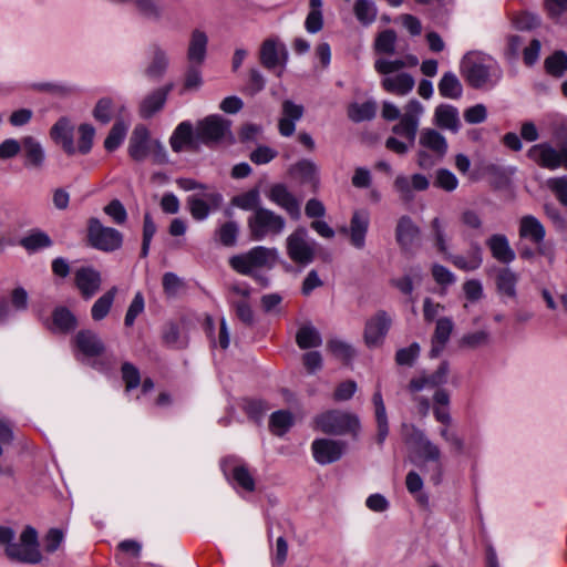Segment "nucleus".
<instances>
[{
    "mask_svg": "<svg viewBox=\"0 0 567 567\" xmlns=\"http://www.w3.org/2000/svg\"><path fill=\"white\" fill-rule=\"evenodd\" d=\"M303 115V106L286 100L282 103V116L278 123L280 135L285 137L291 136L296 131V122Z\"/></svg>",
    "mask_w": 567,
    "mask_h": 567,
    "instance_id": "26",
    "label": "nucleus"
},
{
    "mask_svg": "<svg viewBox=\"0 0 567 567\" xmlns=\"http://www.w3.org/2000/svg\"><path fill=\"white\" fill-rule=\"evenodd\" d=\"M377 105L372 101L364 103H352L348 107V116L352 122L360 123L370 121L375 116Z\"/></svg>",
    "mask_w": 567,
    "mask_h": 567,
    "instance_id": "44",
    "label": "nucleus"
},
{
    "mask_svg": "<svg viewBox=\"0 0 567 567\" xmlns=\"http://www.w3.org/2000/svg\"><path fill=\"white\" fill-rule=\"evenodd\" d=\"M518 234L522 239L539 246L546 236L544 225L533 215H525L519 219Z\"/></svg>",
    "mask_w": 567,
    "mask_h": 567,
    "instance_id": "28",
    "label": "nucleus"
},
{
    "mask_svg": "<svg viewBox=\"0 0 567 567\" xmlns=\"http://www.w3.org/2000/svg\"><path fill=\"white\" fill-rule=\"evenodd\" d=\"M126 125L123 123V122H116L109 135L106 136L105 141H104V147L109 151V152H113L115 151L123 142L125 135H126Z\"/></svg>",
    "mask_w": 567,
    "mask_h": 567,
    "instance_id": "54",
    "label": "nucleus"
},
{
    "mask_svg": "<svg viewBox=\"0 0 567 567\" xmlns=\"http://www.w3.org/2000/svg\"><path fill=\"white\" fill-rule=\"evenodd\" d=\"M545 9L548 17L556 22L567 19V0H546Z\"/></svg>",
    "mask_w": 567,
    "mask_h": 567,
    "instance_id": "63",
    "label": "nucleus"
},
{
    "mask_svg": "<svg viewBox=\"0 0 567 567\" xmlns=\"http://www.w3.org/2000/svg\"><path fill=\"white\" fill-rule=\"evenodd\" d=\"M103 212L117 225H123L127 220V212L118 199H112L103 207Z\"/></svg>",
    "mask_w": 567,
    "mask_h": 567,
    "instance_id": "59",
    "label": "nucleus"
},
{
    "mask_svg": "<svg viewBox=\"0 0 567 567\" xmlns=\"http://www.w3.org/2000/svg\"><path fill=\"white\" fill-rule=\"evenodd\" d=\"M419 125L413 121L400 118V122L392 127V132L399 136L405 137L410 145H413Z\"/></svg>",
    "mask_w": 567,
    "mask_h": 567,
    "instance_id": "62",
    "label": "nucleus"
},
{
    "mask_svg": "<svg viewBox=\"0 0 567 567\" xmlns=\"http://www.w3.org/2000/svg\"><path fill=\"white\" fill-rule=\"evenodd\" d=\"M420 344L417 342L411 343L406 348L399 349L395 353V362L399 365L411 367L420 355Z\"/></svg>",
    "mask_w": 567,
    "mask_h": 567,
    "instance_id": "57",
    "label": "nucleus"
},
{
    "mask_svg": "<svg viewBox=\"0 0 567 567\" xmlns=\"http://www.w3.org/2000/svg\"><path fill=\"white\" fill-rule=\"evenodd\" d=\"M453 328L454 323L451 318L443 317L436 321L435 330L431 340V358H437L442 353L450 340Z\"/></svg>",
    "mask_w": 567,
    "mask_h": 567,
    "instance_id": "27",
    "label": "nucleus"
},
{
    "mask_svg": "<svg viewBox=\"0 0 567 567\" xmlns=\"http://www.w3.org/2000/svg\"><path fill=\"white\" fill-rule=\"evenodd\" d=\"M230 133V122L219 115H209L197 123L196 138L209 145L217 143Z\"/></svg>",
    "mask_w": 567,
    "mask_h": 567,
    "instance_id": "13",
    "label": "nucleus"
},
{
    "mask_svg": "<svg viewBox=\"0 0 567 567\" xmlns=\"http://www.w3.org/2000/svg\"><path fill=\"white\" fill-rule=\"evenodd\" d=\"M130 2H133L140 14L147 19L159 20L162 18L163 11L158 0H131Z\"/></svg>",
    "mask_w": 567,
    "mask_h": 567,
    "instance_id": "50",
    "label": "nucleus"
},
{
    "mask_svg": "<svg viewBox=\"0 0 567 567\" xmlns=\"http://www.w3.org/2000/svg\"><path fill=\"white\" fill-rule=\"evenodd\" d=\"M186 204L190 216L197 220L203 221L213 213V210L199 199V195H190L186 199Z\"/></svg>",
    "mask_w": 567,
    "mask_h": 567,
    "instance_id": "53",
    "label": "nucleus"
},
{
    "mask_svg": "<svg viewBox=\"0 0 567 567\" xmlns=\"http://www.w3.org/2000/svg\"><path fill=\"white\" fill-rule=\"evenodd\" d=\"M231 481L246 492L255 491V480L248 467L245 465H236L231 471Z\"/></svg>",
    "mask_w": 567,
    "mask_h": 567,
    "instance_id": "47",
    "label": "nucleus"
},
{
    "mask_svg": "<svg viewBox=\"0 0 567 567\" xmlns=\"http://www.w3.org/2000/svg\"><path fill=\"white\" fill-rule=\"evenodd\" d=\"M372 403L374 406V417L377 423V443L382 446L389 435V421L385 404L379 388L372 396Z\"/></svg>",
    "mask_w": 567,
    "mask_h": 567,
    "instance_id": "30",
    "label": "nucleus"
},
{
    "mask_svg": "<svg viewBox=\"0 0 567 567\" xmlns=\"http://www.w3.org/2000/svg\"><path fill=\"white\" fill-rule=\"evenodd\" d=\"M116 293L117 288L112 287L93 303L91 316L94 321H101L109 315Z\"/></svg>",
    "mask_w": 567,
    "mask_h": 567,
    "instance_id": "40",
    "label": "nucleus"
},
{
    "mask_svg": "<svg viewBox=\"0 0 567 567\" xmlns=\"http://www.w3.org/2000/svg\"><path fill=\"white\" fill-rule=\"evenodd\" d=\"M6 555L11 560L23 564H39L42 555L39 549L38 532L27 526L20 535L19 543L6 547Z\"/></svg>",
    "mask_w": 567,
    "mask_h": 567,
    "instance_id": "10",
    "label": "nucleus"
},
{
    "mask_svg": "<svg viewBox=\"0 0 567 567\" xmlns=\"http://www.w3.org/2000/svg\"><path fill=\"white\" fill-rule=\"evenodd\" d=\"M234 205L243 210H252L261 207L260 195L258 189L254 188L244 194L236 196L233 200Z\"/></svg>",
    "mask_w": 567,
    "mask_h": 567,
    "instance_id": "51",
    "label": "nucleus"
},
{
    "mask_svg": "<svg viewBox=\"0 0 567 567\" xmlns=\"http://www.w3.org/2000/svg\"><path fill=\"white\" fill-rule=\"evenodd\" d=\"M25 154V166L41 167L44 162V151L41 144L32 136L22 140V147Z\"/></svg>",
    "mask_w": 567,
    "mask_h": 567,
    "instance_id": "38",
    "label": "nucleus"
},
{
    "mask_svg": "<svg viewBox=\"0 0 567 567\" xmlns=\"http://www.w3.org/2000/svg\"><path fill=\"white\" fill-rule=\"evenodd\" d=\"M318 244L312 239L306 227L298 226L285 241L288 258L297 266L305 268L317 257Z\"/></svg>",
    "mask_w": 567,
    "mask_h": 567,
    "instance_id": "6",
    "label": "nucleus"
},
{
    "mask_svg": "<svg viewBox=\"0 0 567 567\" xmlns=\"http://www.w3.org/2000/svg\"><path fill=\"white\" fill-rule=\"evenodd\" d=\"M278 249L256 246L245 254L233 256L229 265L241 275L252 276L260 268L271 269L278 261Z\"/></svg>",
    "mask_w": 567,
    "mask_h": 567,
    "instance_id": "5",
    "label": "nucleus"
},
{
    "mask_svg": "<svg viewBox=\"0 0 567 567\" xmlns=\"http://www.w3.org/2000/svg\"><path fill=\"white\" fill-rule=\"evenodd\" d=\"M406 442L413 445L419 458L423 462H432L435 464L434 473L431 476L433 484L439 485L442 481L441 450L433 443L425 433L412 426V432L408 436Z\"/></svg>",
    "mask_w": 567,
    "mask_h": 567,
    "instance_id": "9",
    "label": "nucleus"
},
{
    "mask_svg": "<svg viewBox=\"0 0 567 567\" xmlns=\"http://www.w3.org/2000/svg\"><path fill=\"white\" fill-rule=\"evenodd\" d=\"M218 240L226 247H231L237 241L238 225L235 221H227L217 230Z\"/></svg>",
    "mask_w": 567,
    "mask_h": 567,
    "instance_id": "58",
    "label": "nucleus"
},
{
    "mask_svg": "<svg viewBox=\"0 0 567 567\" xmlns=\"http://www.w3.org/2000/svg\"><path fill=\"white\" fill-rule=\"evenodd\" d=\"M296 342L300 349L318 348L322 344V338L313 324L305 323L296 333Z\"/></svg>",
    "mask_w": 567,
    "mask_h": 567,
    "instance_id": "37",
    "label": "nucleus"
},
{
    "mask_svg": "<svg viewBox=\"0 0 567 567\" xmlns=\"http://www.w3.org/2000/svg\"><path fill=\"white\" fill-rule=\"evenodd\" d=\"M250 238L261 241L280 236L286 228V219L276 212L259 207L247 218Z\"/></svg>",
    "mask_w": 567,
    "mask_h": 567,
    "instance_id": "4",
    "label": "nucleus"
},
{
    "mask_svg": "<svg viewBox=\"0 0 567 567\" xmlns=\"http://www.w3.org/2000/svg\"><path fill=\"white\" fill-rule=\"evenodd\" d=\"M74 284L85 300L91 299L101 288V272L91 266L80 267L74 272Z\"/></svg>",
    "mask_w": 567,
    "mask_h": 567,
    "instance_id": "17",
    "label": "nucleus"
},
{
    "mask_svg": "<svg viewBox=\"0 0 567 567\" xmlns=\"http://www.w3.org/2000/svg\"><path fill=\"white\" fill-rule=\"evenodd\" d=\"M405 68L402 59L389 60L378 59L374 62V70L383 75L381 87L393 95L405 96L415 85L414 78L408 72H399Z\"/></svg>",
    "mask_w": 567,
    "mask_h": 567,
    "instance_id": "2",
    "label": "nucleus"
},
{
    "mask_svg": "<svg viewBox=\"0 0 567 567\" xmlns=\"http://www.w3.org/2000/svg\"><path fill=\"white\" fill-rule=\"evenodd\" d=\"M156 225L153 221V218L150 213H146L144 215L143 220V239H142V247H141V257L145 258L147 257L150 252L151 241L156 233Z\"/></svg>",
    "mask_w": 567,
    "mask_h": 567,
    "instance_id": "55",
    "label": "nucleus"
},
{
    "mask_svg": "<svg viewBox=\"0 0 567 567\" xmlns=\"http://www.w3.org/2000/svg\"><path fill=\"white\" fill-rule=\"evenodd\" d=\"M347 447L342 441L332 439H317L311 444L315 461L318 464L327 465L339 461Z\"/></svg>",
    "mask_w": 567,
    "mask_h": 567,
    "instance_id": "15",
    "label": "nucleus"
},
{
    "mask_svg": "<svg viewBox=\"0 0 567 567\" xmlns=\"http://www.w3.org/2000/svg\"><path fill=\"white\" fill-rule=\"evenodd\" d=\"M327 347L334 357L344 361L346 363H349L355 354L352 346L339 339L329 340Z\"/></svg>",
    "mask_w": 567,
    "mask_h": 567,
    "instance_id": "52",
    "label": "nucleus"
},
{
    "mask_svg": "<svg viewBox=\"0 0 567 567\" xmlns=\"http://www.w3.org/2000/svg\"><path fill=\"white\" fill-rule=\"evenodd\" d=\"M354 14L362 24H371L377 19L375 4L371 0H357L354 3Z\"/></svg>",
    "mask_w": 567,
    "mask_h": 567,
    "instance_id": "48",
    "label": "nucleus"
},
{
    "mask_svg": "<svg viewBox=\"0 0 567 567\" xmlns=\"http://www.w3.org/2000/svg\"><path fill=\"white\" fill-rule=\"evenodd\" d=\"M73 127L65 117L60 118L51 128V137L62 145L63 150L72 155L75 153V146L72 136Z\"/></svg>",
    "mask_w": 567,
    "mask_h": 567,
    "instance_id": "34",
    "label": "nucleus"
},
{
    "mask_svg": "<svg viewBox=\"0 0 567 567\" xmlns=\"http://www.w3.org/2000/svg\"><path fill=\"white\" fill-rule=\"evenodd\" d=\"M94 118L102 123L107 124L111 122L113 117V102L109 97H103L97 101L94 110H93Z\"/></svg>",
    "mask_w": 567,
    "mask_h": 567,
    "instance_id": "61",
    "label": "nucleus"
},
{
    "mask_svg": "<svg viewBox=\"0 0 567 567\" xmlns=\"http://www.w3.org/2000/svg\"><path fill=\"white\" fill-rule=\"evenodd\" d=\"M266 197L276 206L284 209L291 219L299 220L301 217L300 200L290 192L284 183L272 184L266 192Z\"/></svg>",
    "mask_w": 567,
    "mask_h": 567,
    "instance_id": "14",
    "label": "nucleus"
},
{
    "mask_svg": "<svg viewBox=\"0 0 567 567\" xmlns=\"http://www.w3.org/2000/svg\"><path fill=\"white\" fill-rule=\"evenodd\" d=\"M419 226L408 215L401 216L395 228V239L402 250L408 251L420 236Z\"/></svg>",
    "mask_w": 567,
    "mask_h": 567,
    "instance_id": "25",
    "label": "nucleus"
},
{
    "mask_svg": "<svg viewBox=\"0 0 567 567\" xmlns=\"http://www.w3.org/2000/svg\"><path fill=\"white\" fill-rule=\"evenodd\" d=\"M145 309V300L142 292H136L133 300L131 301L128 309L126 311L124 318V324L126 327H132L136 320V318L144 311Z\"/></svg>",
    "mask_w": 567,
    "mask_h": 567,
    "instance_id": "56",
    "label": "nucleus"
},
{
    "mask_svg": "<svg viewBox=\"0 0 567 567\" xmlns=\"http://www.w3.org/2000/svg\"><path fill=\"white\" fill-rule=\"evenodd\" d=\"M53 328L55 331L69 333L76 328L78 320L66 307H58L52 313Z\"/></svg>",
    "mask_w": 567,
    "mask_h": 567,
    "instance_id": "39",
    "label": "nucleus"
},
{
    "mask_svg": "<svg viewBox=\"0 0 567 567\" xmlns=\"http://www.w3.org/2000/svg\"><path fill=\"white\" fill-rule=\"evenodd\" d=\"M437 89L440 95L445 99L458 100L463 94V85L452 71L445 72L442 75Z\"/></svg>",
    "mask_w": 567,
    "mask_h": 567,
    "instance_id": "36",
    "label": "nucleus"
},
{
    "mask_svg": "<svg viewBox=\"0 0 567 567\" xmlns=\"http://www.w3.org/2000/svg\"><path fill=\"white\" fill-rule=\"evenodd\" d=\"M208 35L200 29L190 32L186 58L189 64H204L207 56Z\"/></svg>",
    "mask_w": 567,
    "mask_h": 567,
    "instance_id": "21",
    "label": "nucleus"
},
{
    "mask_svg": "<svg viewBox=\"0 0 567 567\" xmlns=\"http://www.w3.org/2000/svg\"><path fill=\"white\" fill-rule=\"evenodd\" d=\"M86 238L91 247L103 252L116 251L123 245V234L116 228L103 225L96 217L87 219Z\"/></svg>",
    "mask_w": 567,
    "mask_h": 567,
    "instance_id": "7",
    "label": "nucleus"
},
{
    "mask_svg": "<svg viewBox=\"0 0 567 567\" xmlns=\"http://www.w3.org/2000/svg\"><path fill=\"white\" fill-rule=\"evenodd\" d=\"M460 73L466 83L476 90L492 89L503 78L499 63L492 55L482 51H470L460 62Z\"/></svg>",
    "mask_w": 567,
    "mask_h": 567,
    "instance_id": "1",
    "label": "nucleus"
},
{
    "mask_svg": "<svg viewBox=\"0 0 567 567\" xmlns=\"http://www.w3.org/2000/svg\"><path fill=\"white\" fill-rule=\"evenodd\" d=\"M128 155L136 162L144 161L150 153V132L146 126H135L128 142Z\"/></svg>",
    "mask_w": 567,
    "mask_h": 567,
    "instance_id": "24",
    "label": "nucleus"
},
{
    "mask_svg": "<svg viewBox=\"0 0 567 567\" xmlns=\"http://www.w3.org/2000/svg\"><path fill=\"white\" fill-rule=\"evenodd\" d=\"M290 172L303 184H311L315 187H317L319 184L318 166L310 159H301L297 162L291 167Z\"/></svg>",
    "mask_w": 567,
    "mask_h": 567,
    "instance_id": "35",
    "label": "nucleus"
},
{
    "mask_svg": "<svg viewBox=\"0 0 567 567\" xmlns=\"http://www.w3.org/2000/svg\"><path fill=\"white\" fill-rule=\"evenodd\" d=\"M431 235L437 251L446 256L449 254V238L446 227L439 217L433 218L431 221Z\"/></svg>",
    "mask_w": 567,
    "mask_h": 567,
    "instance_id": "45",
    "label": "nucleus"
},
{
    "mask_svg": "<svg viewBox=\"0 0 567 567\" xmlns=\"http://www.w3.org/2000/svg\"><path fill=\"white\" fill-rule=\"evenodd\" d=\"M486 246L492 257L503 265H509L516 258L515 250L511 247L508 238L504 234H493L486 239Z\"/></svg>",
    "mask_w": 567,
    "mask_h": 567,
    "instance_id": "22",
    "label": "nucleus"
},
{
    "mask_svg": "<svg viewBox=\"0 0 567 567\" xmlns=\"http://www.w3.org/2000/svg\"><path fill=\"white\" fill-rule=\"evenodd\" d=\"M419 143L422 150L417 153V164L423 169L433 167L447 152L446 138L433 128H424Z\"/></svg>",
    "mask_w": 567,
    "mask_h": 567,
    "instance_id": "8",
    "label": "nucleus"
},
{
    "mask_svg": "<svg viewBox=\"0 0 567 567\" xmlns=\"http://www.w3.org/2000/svg\"><path fill=\"white\" fill-rule=\"evenodd\" d=\"M445 258L463 271H474L483 264L482 249L477 244L472 245L466 255H451L449 252Z\"/></svg>",
    "mask_w": 567,
    "mask_h": 567,
    "instance_id": "31",
    "label": "nucleus"
},
{
    "mask_svg": "<svg viewBox=\"0 0 567 567\" xmlns=\"http://www.w3.org/2000/svg\"><path fill=\"white\" fill-rule=\"evenodd\" d=\"M76 349L86 358H95L103 353L105 347L97 333L92 330H81L74 337Z\"/></svg>",
    "mask_w": 567,
    "mask_h": 567,
    "instance_id": "23",
    "label": "nucleus"
},
{
    "mask_svg": "<svg viewBox=\"0 0 567 567\" xmlns=\"http://www.w3.org/2000/svg\"><path fill=\"white\" fill-rule=\"evenodd\" d=\"M172 90L173 84L169 83L146 94L138 106L140 116L145 120L153 117L164 107Z\"/></svg>",
    "mask_w": 567,
    "mask_h": 567,
    "instance_id": "18",
    "label": "nucleus"
},
{
    "mask_svg": "<svg viewBox=\"0 0 567 567\" xmlns=\"http://www.w3.org/2000/svg\"><path fill=\"white\" fill-rule=\"evenodd\" d=\"M370 218L365 210H357L353 213L349 229L344 228V233H349L350 243L357 249H363L365 246V236L369 229Z\"/></svg>",
    "mask_w": 567,
    "mask_h": 567,
    "instance_id": "20",
    "label": "nucleus"
},
{
    "mask_svg": "<svg viewBox=\"0 0 567 567\" xmlns=\"http://www.w3.org/2000/svg\"><path fill=\"white\" fill-rule=\"evenodd\" d=\"M20 245L28 251L34 252L43 248H49L52 246V240L50 236L40 230H32L30 234L21 238Z\"/></svg>",
    "mask_w": 567,
    "mask_h": 567,
    "instance_id": "41",
    "label": "nucleus"
},
{
    "mask_svg": "<svg viewBox=\"0 0 567 567\" xmlns=\"http://www.w3.org/2000/svg\"><path fill=\"white\" fill-rule=\"evenodd\" d=\"M196 140V132L194 133L192 123L184 121L174 130L169 138V144L174 152L179 153L185 148L194 147Z\"/></svg>",
    "mask_w": 567,
    "mask_h": 567,
    "instance_id": "29",
    "label": "nucleus"
},
{
    "mask_svg": "<svg viewBox=\"0 0 567 567\" xmlns=\"http://www.w3.org/2000/svg\"><path fill=\"white\" fill-rule=\"evenodd\" d=\"M293 425V415L287 410H279L270 415V431L278 436L286 434Z\"/></svg>",
    "mask_w": 567,
    "mask_h": 567,
    "instance_id": "43",
    "label": "nucleus"
},
{
    "mask_svg": "<svg viewBox=\"0 0 567 567\" xmlns=\"http://www.w3.org/2000/svg\"><path fill=\"white\" fill-rule=\"evenodd\" d=\"M527 157L543 168L567 169V146L557 150L547 142L535 144L527 151Z\"/></svg>",
    "mask_w": 567,
    "mask_h": 567,
    "instance_id": "11",
    "label": "nucleus"
},
{
    "mask_svg": "<svg viewBox=\"0 0 567 567\" xmlns=\"http://www.w3.org/2000/svg\"><path fill=\"white\" fill-rule=\"evenodd\" d=\"M396 33L391 30H384L379 33L374 42V49L378 53L393 54L395 52Z\"/></svg>",
    "mask_w": 567,
    "mask_h": 567,
    "instance_id": "49",
    "label": "nucleus"
},
{
    "mask_svg": "<svg viewBox=\"0 0 567 567\" xmlns=\"http://www.w3.org/2000/svg\"><path fill=\"white\" fill-rule=\"evenodd\" d=\"M259 61L267 70H276L279 68L277 76H281L288 62V50L286 44L278 38L266 39L260 45Z\"/></svg>",
    "mask_w": 567,
    "mask_h": 567,
    "instance_id": "12",
    "label": "nucleus"
},
{
    "mask_svg": "<svg viewBox=\"0 0 567 567\" xmlns=\"http://www.w3.org/2000/svg\"><path fill=\"white\" fill-rule=\"evenodd\" d=\"M434 184L446 192H453L458 186V179L451 171L440 168L436 171Z\"/></svg>",
    "mask_w": 567,
    "mask_h": 567,
    "instance_id": "60",
    "label": "nucleus"
},
{
    "mask_svg": "<svg viewBox=\"0 0 567 567\" xmlns=\"http://www.w3.org/2000/svg\"><path fill=\"white\" fill-rule=\"evenodd\" d=\"M547 187L555 194L560 204L567 207V175L549 178Z\"/></svg>",
    "mask_w": 567,
    "mask_h": 567,
    "instance_id": "64",
    "label": "nucleus"
},
{
    "mask_svg": "<svg viewBox=\"0 0 567 567\" xmlns=\"http://www.w3.org/2000/svg\"><path fill=\"white\" fill-rule=\"evenodd\" d=\"M391 318L389 315L379 310L373 317H371L364 327V342L369 348H375L382 344L385 336L391 327Z\"/></svg>",
    "mask_w": 567,
    "mask_h": 567,
    "instance_id": "16",
    "label": "nucleus"
},
{
    "mask_svg": "<svg viewBox=\"0 0 567 567\" xmlns=\"http://www.w3.org/2000/svg\"><path fill=\"white\" fill-rule=\"evenodd\" d=\"M449 374L447 362H442L437 370L431 375L414 378L410 381L409 389L411 392H420L426 388H436L446 382Z\"/></svg>",
    "mask_w": 567,
    "mask_h": 567,
    "instance_id": "32",
    "label": "nucleus"
},
{
    "mask_svg": "<svg viewBox=\"0 0 567 567\" xmlns=\"http://www.w3.org/2000/svg\"><path fill=\"white\" fill-rule=\"evenodd\" d=\"M315 429L324 434L343 436L350 435L353 439L359 436L361 421L352 412L343 410H328L318 414L315 420Z\"/></svg>",
    "mask_w": 567,
    "mask_h": 567,
    "instance_id": "3",
    "label": "nucleus"
},
{
    "mask_svg": "<svg viewBox=\"0 0 567 567\" xmlns=\"http://www.w3.org/2000/svg\"><path fill=\"white\" fill-rule=\"evenodd\" d=\"M150 62L145 68L144 74L151 80H161L169 66V56L165 49L159 44L153 43L148 49Z\"/></svg>",
    "mask_w": 567,
    "mask_h": 567,
    "instance_id": "19",
    "label": "nucleus"
},
{
    "mask_svg": "<svg viewBox=\"0 0 567 567\" xmlns=\"http://www.w3.org/2000/svg\"><path fill=\"white\" fill-rule=\"evenodd\" d=\"M435 124L453 133H457L461 127L458 110L450 104H440L434 112Z\"/></svg>",
    "mask_w": 567,
    "mask_h": 567,
    "instance_id": "33",
    "label": "nucleus"
},
{
    "mask_svg": "<svg viewBox=\"0 0 567 567\" xmlns=\"http://www.w3.org/2000/svg\"><path fill=\"white\" fill-rule=\"evenodd\" d=\"M517 281L518 276L512 269L505 267L498 270L496 286L499 292L508 297H515Z\"/></svg>",
    "mask_w": 567,
    "mask_h": 567,
    "instance_id": "42",
    "label": "nucleus"
},
{
    "mask_svg": "<svg viewBox=\"0 0 567 567\" xmlns=\"http://www.w3.org/2000/svg\"><path fill=\"white\" fill-rule=\"evenodd\" d=\"M546 72L555 78H561L567 71V54L564 51H556L544 62Z\"/></svg>",
    "mask_w": 567,
    "mask_h": 567,
    "instance_id": "46",
    "label": "nucleus"
}]
</instances>
